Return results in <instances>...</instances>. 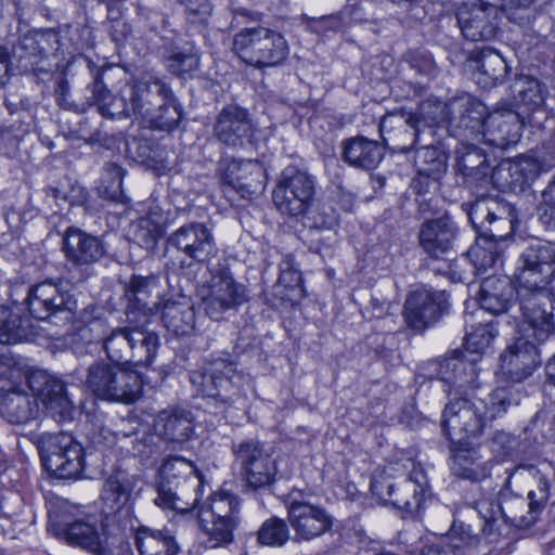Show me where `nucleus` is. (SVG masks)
<instances>
[{
  "instance_id": "obj_61",
  "label": "nucleus",
  "mask_w": 555,
  "mask_h": 555,
  "mask_svg": "<svg viewBox=\"0 0 555 555\" xmlns=\"http://www.w3.org/2000/svg\"><path fill=\"white\" fill-rule=\"evenodd\" d=\"M8 72V55L0 48V83H4V78L7 77Z\"/></svg>"
},
{
  "instance_id": "obj_7",
  "label": "nucleus",
  "mask_w": 555,
  "mask_h": 555,
  "mask_svg": "<svg viewBox=\"0 0 555 555\" xmlns=\"http://www.w3.org/2000/svg\"><path fill=\"white\" fill-rule=\"evenodd\" d=\"M550 485L544 476L538 477V488L530 490L528 502L519 495L500 493L498 504L486 500L477 503V511L486 525L494 522L502 517L505 522L516 527H530L533 525L548 499Z\"/></svg>"
},
{
  "instance_id": "obj_53",
  "label": "nucleus",
  "mask_w": 555,
  "mask_h": 555,
  "mask_svg": "<svg viewBox=\"0 0 555 555\" xmlns=\"http://www.w3.org/2000/svg\"><path fill=\"white\" fill-rule=\"evenodd\" d=\"M21 319L11 309L0 306V344H11L18 337Z\"/></svg>"
},
{
  "instance_id": "obj_60",
  "label": "nucleus",
  "mask_w": 555,
  "mask_h": 555,
  "mask_svg": "<svg viewBox=\"0 0 555 555\" xmlns=\"http://www.w3.org/2000/svg\"><path fill=\"white\" fill-rule=\"evenodd\" d=\"M545 371L547 376L546 383L552 386H555V354L546 363Z\"/></svg>"
},
{
  "instance_id": "obj_33",
  "label": "nucleus",
  "mask_w": 555,
  "mask_h": 555,
  "mask_svg": "<svg viewBox=\"0 0 555 555\" xmlns=\"http://www.w3.org/2000/svg\"><path fill=\"white\" fill-rule=\"evenodd\" d=\"M485 231H489V234L479 237L468 249L465 258L472 263L476 274H483L502 261L501 242L504 241L505 234L494 233L492 229H485Z\"/></svg>"
},
{
  "instance_id": "obj_23",
  "label": "nucleus",
  "mask_w": 555,
  "mask_h": 555,
  "mask_svg": "<svg viewBox=\"0 0 555 555\" xmlns=\"http://www.w3.org/2000/svg\"><path fill=\"white\" fill-rule=\"evenodd\" d=\"M26 301L30 314L38 320H48L59 313H72L77 307L74 297L51 281L30 287Z\"/></svg>"
},
{
  "instance_id": "obj_20",
  "label": "nucleus",
  "mask_w": 555,
  "mask_h": 555,
  "mask_svg": "<svg viewBox=\"0 0 555 555\" xmlns=\"http://www.w3.org/2000/svg\"><path fill=\"white\" fill-rule=\"evenodd\" d=\"M48 530L86 552L100 555L106 551V540L94 524L85 520L72 521L65 512L49 514Z\"/></svg>"
},
{
  "instance_id": "obj_47",
  "label": "nucleus",
  "mask_w": 555,
  "mask_h": 555,
  "mask_svg": "<svg viewBox=\"0 0 555 555\" xmlns=\"http://www.w3.org/2000/svg\"><path fill=\"white\" fill-rule=\"evenodd\" d=\"M199 56L192 46L173 48L167 57V67L170 73L177 76L189 74L198 68Z\"/></svg>"
},
{
  "instance_id": "obj_56",
  "label": "nucleus",
  "mask_w": 555,
  "mask_h": 555,
  "mask_svg": "<svg viewBox=\"0 0 555 555\" xmlns=\"http://www.w3.org/2000/svg\"><path fill=\"white\" fill-rule=\"evenodd\" d=\"M191 22L206 21L211 12L212 5L209 0H179Z\"/></svg>"
},
{
  "instance_id": "obj_50",
  "label": "nucleus",
  "mask_w": 555,
  "mask_h": 555,
  "mask_svg": "<svg viewBox=\"0 0 555 555\" xmlns=\"http://www.w3.org/2000/svg\"><path fill=\"white\" fill-rule=\"evenodd\" d=\"M124 170L114 163L106 164L104 167V176L100 185V193L106 198L119 202L122 199Z\"/></svg>"
},
{
  "instance_id": "obj_2",
  "label": "nucleus",
  "mask_w": 555,
  "mask_h": 555,
  "mask_svg": "<svg viewBox=\"0 0 555 555\" xmlns=\"http://www.w3.org/2000/svg\"><path fill=\"white\" fill-rule=\"evenodd\" d=\"M485 112L483 104L469 94L451 99L442 111L448 125L464 138L472 135L502 150L519 141L525 117L511 109H496L487 117Z\"/></svg>"
},
{
  "instance_id": "obj_25",
  "label": "nucleus",
  "mask_w": 555,
  "mask_h": 555,
  "mask_svg": "<svg viewBox=\"0 0 555 555\" xmlns=\"http://www.w3.org/2000/svg\"><path fill=\"white\" fill-rule=\"evenodd\" d=\"M459 228L452 217L444 214L426 220L418 231V245L429 258L442 260L454 246Z\"/></svg>"
},
{
  "instance_id": "obj_22",
  "label": "nucleus",
  "mask_w": 555,
  "mask_h": 555,
  "mask_svg": "<svg viewBox=\"0 0 555 555\" xmlns=\"http://www.w3.org/2000/svg\"><path fill=\"white\" fill-rule=\"evenodd\" d=\"M168 244L199 263L216 256L217 246L211 229L203 222H189L173 231Z\"/></svg>"
},
{
  "instance_id": "obj_27",
  "label": "nucleus",
  "mask_w": 555,
  "mask_h": 555,
  "mask_svg": "<svg viewBox=\"0 0 555 555\" xmlns=\"http://www.w3.org/2000/svg\"><path fill=\"white\" fill-rule=\"evenodd\" d=\"M65 257L74 266L87 267L100 261L105 255L103 242L77 228H68L63 236Z\"/></svg>"
},
{
  "instance_id": "obj_39",
  "label": "nucleus",
  "mask_w": 555,
  "mask_h": 555,
  "mask_svg": "<svg viewBox=\"0 0 555 555\" xmlns=\"http://www.w3.org/2000/svg\"><path fill=\"white\" fill-rule=\"evenodd\" d=\"M474 79L482 88H492L504 82L508 66L505 59L496 51L485 48L475 60Z\"/></svg>"
},
{
  "instance_id": "obj_59",
  "label": "nucleus",
  "mask_w": 555,
  "mask_h": 555,
  "mask_svg": "<svg viewBox=\"0 0 555 555\" xmlns=\"http://www.w3.org/2000/svg\"><path fill=\"white\" fill-rule=\"evenodd\" d=\"M360 552L373 553V555H391L388 552H384L382 545L377 541L362 540L359 546Z\"/></svg>"
},
{
  "instance_id": "obj_64",
  "label": "nucleus",
  "mask_w": 555,
  "mask_h": 555,
  "mask_svg": "<svg viewBox=\"0 0 555 555\" xmlns=\"http://www.w3.org/2000/svg\"><path fill=\"white\" fill-rule=\"evenodd\" d=\"M133 451L141 452V449H140V448H137V447L134 446V447H133Z\"/></svg>"
},
{
  "instance_id": "obj_24",
  "label": "nucleus",
  "mask_w": 555,
  "mask_h": 555,
  "mask_svg": "<svg viewBox=\"0 0 555 555\" xmlns=\"http://www.w3.org/2000/svg\"><path fill=\"white\" fill-rule=\"evenodd\" d=\"M287 520L296 541H312L333 526V519L325 508L306 501H292L287 506Z\"/></svg>"
},
{
  "instance_id": "obj_3",
  "label": "nucleus",
  "mask_w": 555,
  "mask_h": 555,
  "mask_svg": "<svg viewBox=\"0 0 555 555\" xmlns=\"http://www.w3.org/2000/svg\"><path fill=\"white\" fill-rule=\"evenodd\" d=\"M33 396L16 389L0 393V415L9 423L27 424L39 416V401L57 423L69 422L75 415V405L68 398L65 385L43 372L28 378Z\"/></svg>"
},
{
  "instance_id": "obj_5",
  "label": "nucleus",
  "mask_w": 555,
  "mask_h": 555,
  "mask_svg": "<svg viewBox=\"0 0 555 555\" xmlns=\"http://www.w3.org/2000/svg\"><path fill=\"white\" fill-rule=\"evenodd\" d=\"M159 483L155 505L163 509L185 513L197 506L204 480L191 461L167 456L158 468Z\"/></svg>"
},
{
  "instance_id": "obj_26",
  "label": "nucleus",
  "mask_w": 555,
  "mask_h": 555,
  "mask_svg": "<svg viewBox=\"0 0 555 555\" xmlns=\"http://www.w3.org/2000/svg\"><path fill=\"white\" fill-rule=\"evenodd\" d=\"M496 7L492 4H472L459 10L456 18L463 36L472 41L490 40L494 38L498 24Z\"/></svg>"
},
{
  "instance_id": "obj_58",
  "label": "nucleus",
  "mask_w": 555,
  "mask_h": 555,
  "mask_svg": "<svg viewBox=\"0 0 555 555\" xmlns=\"http://www.w3.org/2000/svg\"><path fill=\"white\" fill-rule=\"evenodd\" d=\"M38 34L42 36V40H44L42 50H44L46 54L52 51H59L63 46L61 42V34L56 29L39 30Z\"/></svg>"
},
{
  "instance_id": "obj_11",
  "label": "nucleus",
  "mask_w": 555,
  "mask_h": 555,
  "mask_svg": "<svg viewBox=\"0 0 555 555\" xmlns=\"http://www.w3.org/2000/svg\"><path fill=\"white\" fill-rule=\"evenodd\" d=\"M35 443L44 468L60 479L79 478L85 467V450L73 436L44 433Z\"/></svg>"
},
{
  "instance_id": "obj_15",
  "label": "nucleus",
  "mask_w": 555,
  "mask_h": 555,
  "mask_svg": "<svg viewBox=\"0 0 555 555\" xmlns=\"http://www.w3.org/2000/svg\"><path fill=\"white\" fill-rule=\"evenodd\" d=\"M520 328L545 340L551 331H555V289L545 288L518 298Z\"/></svg>"
},
{
  "instance_id": "obj_16",
  "label": "nucleus",
  "mask_w": 555,
  "mask_h": 555,
  "mask_svg": "<svg viewBox=\"0 0 555 555\" xmlns=\"http://www.w3.org/2000/svg\"><path fill=\"white\" fill-rule=\"evenodd\" d=\"M246 300L245 287L235 282L229 271L220 269L211 272L207 292L202 298L204 311L211 320H221L227 311L236 309Z\"/></svg>"
},
{
  "instance_id": "obj_30",
  "label": "nucleus",
  "mask_w": 555,
  "mask_h": 555,
  "mask_svg": "<svg viewBox=\"0 0 555 555\" xmlns=\"http://www.w3.org/2000/svg\"><path fill=\"white\" fill-rule=\"evenodd\" d=\"M515 293L517 294V285L514 279L488 276L480 286V307L492 314L505 313L512 305Z\"/></svg>"
},
{
  "instance_id": "obj_44",
  "label": "nucleus",
  "mask_w": 555,
  "mask_h": 555,
  "mask_svg": "<svg viewBox=\"0 0 555 555\" xmlns=\"http://www.w3.org/2000/svg\"><path fill=\"white\" fill-rule=\"evenodd\" d=\"M160 295L159 280L156 275H133L125 288V296L133 309L146 312L151 311L149 302L158 299Z\"/></svg>"
},
{
  "instance_id": "obj_10",
  "label": "nucleus",
  "mask_w": 555,
  "mask_h": 555,
  "mask_svg": "<svg viewBox=\"0 0 555 555\" xmlns=\"http://www.w3.org/2000/svg\"><path fill=\"white\" fill-rule=\"evenodd\" d=\"M233 50L243 62L258 68L283 64L289 52L284 36L267 27L242 29L234 36Z\"/></svg>"
},
{
  "instance_id": "obj_21",
  "label": "nucleus",
  "mask_w": 555,
  "mask_h": 555,
  "mask_svg": "<svg viewBox=\"0 0 555 555\" xmlns=\"http://www.w3.org/2000/svg\"><path fill=\"white\" fill-rule=\"evenodd\" d=\"M447 295L442 291L417 288L412 292L405 302L403 317L409 327L423 331L436 323L447 310Z\"/></svg>"
},
{
  "instance_id": "obj_51",
  "label": "nucleus",
  "mask_w": 555,
  "mask_h": 555,
  "mask_svg": "<svg viewBox=\"0 0 555 555\" xmlns=\"http://www.w3.org/2000/svg\"><path fill=\"white\" fill-rule=\"evenodd\" d=\"M385 503L408 512H413L420 507L421 498L416 492L415 486L410 481H404L400 487L397 485L393 494H390Z\"/></svg>"
},
{
  "instance_id": "obj_52",
  "label": "nucleus",
  "mask_w": 555,
  "mask_h": 555,
  "mask_svg": "<svg viewBox=\"0 0 555 555\" xmlns=\"http://www.w3.org/2000/svg\"><path fill=\"white\" fill-rule=\"evenodd\" d=\"M159 234V227L149 218H141L133 224V240L146 248L156 244Z\"/></svg>"
},
{
  "instance_id": "obj_17",
  "label": "nucleus",
  "mask_w": 555,
  "mask_h": 555,
  "mask_svg": "<svg viewBox=\"0 0 555 555\" xmlns=\"http://www.w3.org/2000/svg\"><path fill=\"white\" fill-rule=\"evenodd\" d=\"M517 337L501 354V370L512 382L520 383L534 372L540 363L538 340L535 336L521 331L520 320L514 315Z\"/></svg>"
},
{
  "instance_id": "obj_6",
  "label": "nucleus",
  "mask_w": 555,
  "mask_h": 555,
  "mask_svg": "<svg viewBox=\"0 0 555 555\" xmlns=\"http://www.w3.org/2000/svg\"><path fill=\"white\" fill-rule=\"evenodd\" d=\"M85 385L96 398L126 404L133 403L142 391L141 377L133 369L104 360L89 365Z\"/></svg>"
},
{
  "instance_id": "obj_4",
  "label": "nucleus",
  "mask_w": 555,
  "mask_h": 555,
  "mask_svg": "<svg viewBox=\"0 0 555 555\" xmlns=\"http://www.w3.org/2000/svg\"><path fill=\"white\" fill-rule=\"evenodd\" d=\"M126 94L133 116L151 128L171 131L182 118L181 105L158 78L126 83Z\"/></svg>"
},
{
  "instance_id": "obj_62",
  "label": "nucleus",
  "mask_w": 555,
  "mask_h": 555,
  "mask_svg": "<svg viewBox=\"0 0 555 555\" xmlns=\"http://www.w3.org/2000/svg\"><path fill=\"white\" fill-rule=\"evenodd\" d=\"M4 102H5L8 109L10 111V113L13 114L16 111L17 105L11 103L8 99H5Z\"/></svg>"
},
{
  "instance_id": "obj_36",
  "label": "nucleus",
  "mask_w": 555,
  "mask_h": 555,
  "mask_svg": "<svg viewBox=\"0 0 555 555\" xmlns=\"http://www.w3.org/2000/svg\"><path fill=\"white\" fill-rule=\"evenodd\" d=\"M341 150L343 160L358 169H374L383 158L379 144L361 135L345 140Z\"/></svg>"
},
{
  "instance_id": "obj_54",
  "label": "nucleus",
  "mask_w": 555,
  "mask_h": 555,
  "mask_svg": "<svg viewBox=\"0 0 555 555\" xmlns=\"http://www.w3.org/2000/svg\"><path fill=\"white\" fill-rule=\"evenodd\" d=\"M279 282L286 288H298L302 291V279L300 272L294 267L291 256H286L280 263Z\"/></svg>"
},
{
  "instance_id": "obj_1",
  "label": "nucleus",
  "mask_w": 555,
  "mask_h": 555,
  "mask_svg": "<svg viewBox=\"0 0 555 555\" xmlns=\"http://www.w3.org/2000/svg\"><path fill=\"white\" fill-rule=\"evenodd\" d=\"M476 359L453 356L439 362L437 376L449 388V397L442 412V429L453 442H462L481 436L508 408L519 403V393L513 387H498L487 398H477L478 372Z\"/></svg>"
},
{
  "instance_id": "obj_34",
  "label": "nucleus",
  "mask_w": 555,
  "mask_h": 555,
  "mask_svg": "<svg viewBox=\"0 0 555 555\" xmlns=\"http://www.w3.org/2000/svg\"><path fill=\"white\" fill-rule=\"evenodd\" d=\"M92 103L96 105L98 112L107 118H122L133 116L130 100L126 94V85L116 95H112L106 89L102 74L96 73L92 85L90 86Z\"/></svg>"
},
{
  "instance_id": "obj_18",
  "label": "nucleus",
  "mask_w": 555,
  "mask_h": 555,
  "mask_svg": "<svg viewBox=\"0 0 555 555\" xmlns=\"http://www.w3.org/2000/svg\"><path fill=\"white\" fill-rule=\"evenodd\" d=\"M233 453L248 487L258 489L274 482L275 461L261 443L255 440L242 441L233 446Z\"/></svg>"
},
{
  "instance_id": "obj_46",
  "label": "nucleus",
  "mask_w": 555,
  "mask_h": 555,
  "mask_svg": "<svg viewBox=\"0 0 555 555\" xmlns=\"http://www.w3.org/2000/svg\"><path fill=\"white\" fill-rule=\"evenodd\" d=\"M102 310L94 307H89L83 310L81 320L83 326L80 330V336L88 343H105L106 337L109 335L107 320L102 317Z\"/></svg>"
},
{
  "instance_id": "obj_14",
  "label": "nucleus",
  "mask_w": 555,
  "mask_h": 555,
  "mask_svg": "<svg viewBox=\"0 0 555 555\" xmlns=\"http://www.w3.org/2000/svg\"><path fill=\"white\" fill-rule=\"evenodd\" d=\"M437 120L425 116V106L418 114H401L399 117L389 115L382 119L379 131L383 141L391 150L399 153L410 152L421 140L426 130L433 133V126Z\"/></svg>"
},
{
  "instance_id": "obj_13",
  "label": "nucleus",
  "mask_w": 555,
  "mask_h": 555,
  "mask_svg": "<svg viewBox=\"0 0 555 555\" xmlns=\"http://www.w3.org/2000/svg\"><path fill=\"white\" fill-rule=\"evenodd\" d=\"M315 182L312 176L294 167L285 168L273 190L276 209L287 217H301L312 207Z\"/></svg>"
},
{
  "instance_id": "obj_63",
  "label": "nucleus",
  "mask_w": 555,
  "mask_h": 555,
  "mask_svg": "<svg viewBox=\"0 0 555 555\" xmlns=\"http://www.w3.org/2000/svg\"><path fill=\"white\" fill-rule=\"evenodd\" d=\"M519 7L529 8L532 3V0H517Z\"/></svg>"
},
{
  "instance_id": "obj_29",
  "label": "nucleus",
  "mask_w": 555,
  "mask_h": 555,
  "mask_svg": "<svg viewBox=\"0 0 555 555\" xmlns=\"http://www.w3.org/2000/svg\"><path fill=\"white\" fill-rule=\"evenodd\" d=\"M223 181L243 195L255 194L264 186L266 170L258 160L233 159L223 172Z\"/></svg>"
},
{
  "instance_id": "obj_12",
  "label": "nucleus",
  "mask_w": 555,
  "mask_h": 555,
  "mask_svg": "<svg viewBox=\"0 0 555 555\" xmlns=\"http://www.w3.org/2000/svg\"><path fill=\"white\" fill-rule=\"evenodd\" d=\"M240 502L230 493L214 494L198 512V521L206 533L207 548L224 546L233 541V531L238 524Z\"/></svg>"
},
{
  "instance_id": "obj_43",
  "label": "nucleus",
  "mask_w": 555,
  "mask_h": 555,
  "mask_svg": "<svg viewBox=\"0 0 555 555\" xmlns=\"http://www.w3.org/2000/svg\"><path fill=\"white\" fill-rule=\"evenodd\" d=\"M490 469L489 462L482 461L475 449H459L453 453L451 470L462 479L482 480L490 475Z\"/></svg>"
},
{
  "instance_id": "obj_32",
  "label": "nucleus",
  "mask_w": 555,
  "mask_h": 555,
  "mask_svg": "<svg viewBox=\"0 0 555 555\" xmlns=\"http://www.w3.org/2000/svg\"><path fill=\"white\" fill-rule=\"evenodd\" d=\"M154 429L165 441L183 443L188 441L193 434L192 415L185 410H163L154 420Z\"/></svg>"
},
{
  "instance_id": "obj_41",
  "label": "nucleus",
  "mask_w": 555,
  "mask_h": 555,
  "mask_svg": "<svg viewBox=\"0 0 555 555\" xmlns=\"http://www.w3.org/2000/svg\"><path fill=\"white\" fill-rule=\"evenodd\" d=\"M164 326L175 335H189L194 330L195 311L189 300L171 301L164 304L162 310Z\"/></svg>"
},
{
  "instance_id": "obj_42",
  "label": "nucleus",
  "mask_w": 555,
  "mask_h": 555,
  "mask_svg": "<svg viewBox=\"0 0 555 555\" xmlns=\"http://www.w3.org/2000/svg\"><path fill=\"white\" fill-rule=\"evenodd\" d=\"M134 544L140 555H177L181 550L168 532L139 527L134 532Z\"/></svg>"
},
{
  "instance_id": "obj_31",
  "label": "nucleus",
  "mask_w": 555,
  "mask_h": 555,
  "mask_svg": "<svg viewBox=\"0 0 555 555\" xmlns=\"http://www.w3.org/2000/svg\"><path fill=\"white\" fill-rule=\"evenodd\" d=\"M479 537L473 533L469 525L454 521L448 533L435 535L422 550L421 555H441L465 551L476 546Z\"/></svg>"
},
{
  "instance_id": "obj_28",
  "label": "nucleus",
  "mask_w": 555,
  "mask_h": 555,
  "mask_svg": "<svg viewBox=\"0 0 555 555\" xmlns=\"http://www.w3.org/2000/svg\"><path fill=\"white\" fill-rule=\"evenodd\" d=\"M235 365L224 359L210 361L201 374V391L203 396L216 399L221 403L232 402L230 392L234 389L232 378Z\"/></svg>"
},
{
  "instance_id": "obj_55",
  "label": "nucleus",
  "mask_w": 555,
  "mask_h": 555,
  "mask_svg": "<svg viewBox=\"0 0 555 555\" xmlns=\"http://www.w3.org/2000/svg\"><path fill=\"white\" fill-rule=\"evenodd\" d=\"M397 483L392 480L391 476L385 470L375 473L371 480V491L374 496L384 503L390 494H393V490Z\"/></svg>"
},
{
  "instance_id": "obj_40",
  "label": "nucleus",
  "mask_w": 555,
  "mask_h": 555,
  "mask_svg": "<svg viewBox=\"0 0 555 555\" xmlns=\"http://www.w3.org/2000/svg\"><path fill=\"white\" fill-rule=\"evenodd\" d=\"M512 88L519 116L527 114V117H529L530 114L543 108L547 96V88L538 79L529 76L520 77Z\"/></svg>"
},
{
  "instance_id": "obj_8",
  "label": "nucleus",
  "mask_w": 555,
  "mask_h": 555,
  "mask_svg": "<svg viewBox=\"0 0 555 555\" xmlns=\"http://www.w3.org/2000/svg\"><path fill=\"white\" fill-rule=\"evenodd\" d=\"M159 346L158 336L142 326L112 328L102 346L111 362L126 367L149 366Z\"/></svg>"
},
{
  "instance_id": "obj_37",
  "label": "nucleus",
  "mask_w": 555,
  "mask_h": 555,
  "mask_svg": "<svg viewBox=\"0 0 555 555\" xmlns=\"http://www.w3.org/2000/svg\"><path fill=\"white\" fill-rule=\"evenodd\" d=\"M468 217L473 225L477 228H485L486 223L492 225L498 222L499 224L495 225L492 231L494 233H501V224L507 225L508 229L512 230L516 214L512 206H500L493 201L477 199L470 205Z\"/></svg>"
},
{
  "instance_id": "obj_35",
  "label": "nucleus",
  "mask_w": 555,
  "mask_h": 555,
  "mask_svg": "<svg viewBox=\"0 0 555 555\" xmlns=\"http://www.w3.org/2000/svg\"><path fill=\"white\" fill-rule=\"evenodd\" d=\"M414 164L417 177L413 179L412 186L417 193L426 192L429 181L436 182L447 168L443 153L429 144L416 151Z\"/></svg>"
},
{
  "instance_id": "obj_19",
  "label": "nucleus",
  "mask_w": 555,
  "mask_h": 555,
  "mask_svg": "<svg viewBox=\"0 0 555 555\" xmlns=\"http://www.w3.org/2000/svg\"><path fill=\"white\" fill-rule=\"evenodd\" d=\"M258 128L249 112L236 104L225 105L217 115L214 134L229 147L242 149L254 144Z\"/></svg>"
},
{
  "instance_id": "obj_38",
  "label": "nucleus",
  "mask_w": 555,
  "mask_h": 555,
  "mask_svg": "<svg viewBox=\"0 0 555 555\" xmlns=\"http://www.w3.org/2000/svg\"><path fill=\"white\" fill-rule=\"evenodd\" d=\"M452 135L459 138L460 143L455 150L456 169L464 177L477 178L486 175L487 158L480 147L477 146L475 138L469 135L464 138L459 134V131L454 130L449 126Z\"/></svg>"
},
{
  "instance_id": "obj_9",
  "label": "nucleus",
  "mask_w": 555,
  "mask_h": 555,
  "mask_svg": "<svg viewBox=\"0 0 555 555\" xmlns=\"http://www.w3.org/2000/svg\"><path fill=\"white\" fill-rule=\"evenodd\" d=\"M513 276L517 298L547 288L555 278V242L537 240L526 246Z\"/></svg>"
},
{
  "instance_id": "obj_57",
  "label": "nucleus",
  "mask_w": 555,
  "mask_h": 555,
  "mask_svg": "<svg viewBox=\"0 0 555 555\" xmlns=\"http://www.w3.org/2000/svg\"><path fill=\"white\" fill-rule=\"evenodd\" d=\"M42 36H39L38 31L26 34L20 40L18 47L26 52L28 55L37 56L44 55L46 52L42 50Z\"/></svg>"
},
{
  "instance_id": "obj_45",
  "label": "nucleus",
  "mask_w": 555,
  "mask_h": 555,
  "mask_svg": "<svg viewBox=\"0 0 555 555\" xmlns=\"http://www.w3.org/2000/svg\"><path fill=\"white\" fill-rule=\"evenodd\" d=\"M135 483V476L115 473L106 479L102 498L112 511H119L130 502Z\"/></svg>"
},
{
  "instance_id": "obj_48",
  "label": "nucleus",
  "mask_w": 555,
  "mask_h": 555,
  "mask_svg": "<svg viewBox=\"0 0 555 555\" xmlns=\"http://www.w3.org/2000/svg\"><path fill=\"white\" fill-rule=\"evenodd\" d=\"M289 540L286 522L278 517L267 519L257 532V541L261 545L283 546Z\"/></svg>"
},
{
  "instance_id": "obj_49",
  "label": "nucleus",
  "mask_w": 555,
  "mask_h": 555,
  "mask_svg": "<svg viewBox=\"0 0 555 555\" xmlns=\"http://www.w3.org/2000/svg\"><path fill=\"white\" fill-rule=\"evenodd\" d=\"M498 335L493 323L479 324L470 333H467L464 338L465 350L469 353L480 354L490 348L492 340Z\"/></svg>"
}]
</instances>
